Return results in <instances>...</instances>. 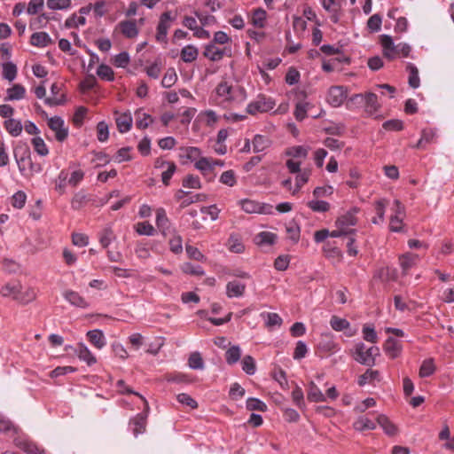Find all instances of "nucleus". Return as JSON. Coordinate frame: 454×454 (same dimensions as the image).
<instances>
[{"instance_id":"1","label":"nucleus","mask_w":454,"mask_h":454,"mask_svg":"<svg viewBox=\"0 0 454 454\" xmlns=\"http://www.w3.org/2000/svg\"><path fill=\"white\" fill-rule=\"evenodd\" d=\"M350 355L358 364L372 367L376 364V359L380 356V351L377 346L367 347L363 341H358L354 344Z\"/></svg>"},{"instance_id":"2","label":"nucleus","mask_w":454,"mask_h":454,"mask_svg":"<svg viewBox=\"0 0 454 454\" xmlns=\"http://www.w3.org/2000/svg\"><path fill=\"white\" fill-rule=\"evenodd\" d=\"M380 43L383 49V55L388 59H394L397 57H408L411 51V46L406 43L395 44L392 36L382 35Z\"/></svg>"},{"instance_id":"3","label":"nucleus","mask_w":454,"mask_h":454,"mask_svg":"<svg viewBox=\"0 0 454 454\" xmlns=\"http://www.w3.org/2000/svg\"><path fill=\"white\" fill-rule=\"evenodd\" d=\"M13 154L18 165L19 170L21 174L24 173L27 167L33 171H40L41 168H35L32 162L31 152L28 145L25 143H18L13 149Z\"/></svg>"},{"instance_id":"4","label":"nucleus","mask_w":454,"mask_h":454,"mask_svg":"<svg viewBox=\"0 0 454 454\" xmlns=\"http://www.w3.org/2000/svg\"><path fill=\"white\" fill-rule=\"evenodd\" d=\"M350 101L356 105L363 106L365 112L369 114L377 113L380 108V104L378 102V96L372 92L356 94L350 98Z\"/></svg>"},{"instance_id":"5","label":"nucleus","mask_w":454,"mask_h":454,"mask_svg":"<svg viewBox=\"0 0 454 454\" xmlns=\"http://www.w3.org/2000/svg\"><path fill=\"white\" fill-rule=\"evenodd\" d=\"M1 294L3 296H12V298L19 302L27 303L33 301L35 297V293L33 289L27 290V297L21 296V285L18 282L8 283L2 290Z\"/></svg>"},{"instance_id":"6","label":"nucleus","mask_w":454,"mask_h":454,"mask_svg":"<svg viewBox=\"0 0 454 454\" xmlns=\"http://www.w3.org/2000/svg\"><path fill=\"white\" fill-rule=\"evenodd\" d=\"M276 106V102L270 97L260 94L247 106V113L254 115L258 113L270 111Z\"/></svg>"},{"instance_id":"7","label":"nucleus","mask_w":454,"mask_h":454,"mask_svg":"<svg viewBox=\"0 0 454 454\" xmlns=\"http://www.w3.org/2000/svg\"><path fill=\"white\" fill-rule=\"evenodd\" d=\"M243 211L247 214H263L271 215L273 214V206L267 203H260L256 200L244 199L239 200Z\"/></svg>"},{"instance_id":"8","label":"nucleus","mask_w":454,"mask_h":454,"mask_svg":"<svg viewBox=\"0 0 454 454\" xmlns=\"http://www.w3.org/2000/svg\"><path fill=\"white\" fill-rule=\"evenodd\" d=\"M359 212V208L356 207H352L343 215H340L335 223L337 228H342L344 231H356L352 229L357 223L356 214Z\"/></svg>"},{"instance_id":"9","label":"nucleus","mask_w":454,"mask_h":454,"mask_svg":"<svg viewBox=\"0 0 454 454\" xmlns=\"http://www.w3.org/2000/svg\"><path fill=\"white\" fill-rule=\"evenodd\" d=\"M174 20L175 17L171 16L170 12H165L160 15L156 32V40L158 42L166 43L168 31Z\"/></svg>"},{"instance_id":"10","label":"nucleus","mask_w":454,"mask_h":454,"mask_svg":"<svg viewBox=\"0 0 454 454\" xmlns=\"http://www.w3.org/2000/svg\"><path fill=\"white\" fill-rule=\"evenodd\" d=\"M49 128L55 132L56 139L63 142L68 136V129L65 127L64 120L59 116H53L48 120Z\"/></svg>"},{"instance_id":"11","label":"nucleus","mask_w":454,"mask_h":454,"mask_svg":"<svg viewBox=\"0 0 454 454\" xmlns=\"http://www.w3.org/2000/svg\"><path fill=\"white\" fill-rule=\"evenodd\" d=\"M14 444L27 454H44V450L40 449L35 442L23 435H17L13 440Z\"/></svg>"},{"instance_id":"12","label":"nucleus","mask_w":454,"mask_h":454,"mask_svg":"<svg viewBox=\"0 0 454 454\" xmlns=\"http://www.w3.org/2000/svg\"><path fill=\"white\" fill-rule=\"evenodd\" d=\"M347 98V91L342 86H333L329 89L327 93V102L333 107H338L342 105Z\"/></svg>"},{"instance_id":"13","label":"nucleus","mask_w":454,"mask_h":454,"mask_svg":"<svg viewBox=\"0 0 454 454\" xmlns=\"http://www.w3.org/2000/svg\"><path fill=\"white\" fill-rule=\"evenodd\" d=\"M229 53H231L230 47L220 48L212 42L205 47L204 51L205 57L212 61H219L223 58L224 55Z\"/></svg>"},{"instance_id":"14","label":"nucleus","mask_w":454,"mask_h":454,"mask_svg":"<svg viewBox=\"0 0 454 454\" xmlns=\"http://www.w3.org/2000/svg\"><path fill=\"white\" fill-rule=\"evenodd\" d=\"M156 225L165 237L170 233L176 232L175 229L171 226L164 208L160 207L156 211Z\"/></svg>"},{"instance_id":"15","label":"nucleus","mask_w":454,"mask_h":454,"mask_svg":"<svg viewBox=\"0 0 454 454\" xmlns=\"http://www.w3.org/2000/svg\"><path fill=\"white\" fill-rule=\"evenodd\" d=\"M118 27H119L121 34L126 38L132 39L138 35L139 30L137 27L135 20H122L118 24Z\"/></svg>"},{"instance_id":"16","label":"nucleus","mask_w":454,"mask_h":454,"mask_svg":"<svg viewBox=\"0 0 454 454\" xmlns=\"http://www.w3.org/2000/svg\"><path fill=\"white\" fill-rule=\"evenodd\" d=\"M383 349L387 356L394 359L400 356L402 345L393 337H388L384 344Z\"/></svg>"},{"instance_id":"17","label":"nucleus","mask_w":454,"mask_h":454,"mask_svg":"<svg viewBox=\"0 0 454 454\" xmlns=\"http://www.w3.org/2000/svg\"><path fill=\"white\" fill-rule=\"evenodd\" d=\"M381 380L380 373L377 370L367 369L364 373L360 375L357 380V384L364 387L366 384H374Z\"/></svg>"},{"instance_id":"18","label":"nucleus","mask_w":454,"mask_h":454,"mask_svg":"<svg viewBox=\"0 0 454 454\" xmlns=\"http://www.w3.org/2000/svg\"><path fill=\"white\" fill-rule=\"evenodd\" d=\"M246 290V285L238 280H232L226 285V294L229 298L241 297Z\"/></svg>"},{"instance_id":"19","label":"nucleus","mask_w":454,"mask_h":454,"mask_svg":"<svg viewBox=\"0 0 454 454\" xmlns=\"http://www.w3.org/2000/svg\"><path fill=\"white\" fill-rule=\"evenodd\" d=\"M75 353L80 360L84 361L90 366L96 364L97 362L95 356L83 343H79L77 345V348H75Z\"/></svg>"},{"instance_id":"20","label":"nucleus","mask_w":454,"mask_h":454,"mask_svg":"<svg viewBox=\"0 0 454 454\" xmlns=\"http://www.w3.org/2000/svg\"><path fill=\"white\" fill-rule=\"evenodd\" d=\"M146 413H140L130 420L129 425L135 436H137L138 434L145 432L146 425Z\"/></svg>"},{"instance_id":"21","label":"nucleus","mask_w":454,"mask_h":454,"mask_svg":"<svg viewBox=\"0 0 454 454\" xmlns=\"http://www.w3.org/2000/svg\"><path fill=\"white\" fill-rule=\"evenodd\" d=\"M253 151L255 153L266 151L271 145V140L265 136L257 134L252 140Z\"/></svg>"},{"instance_id":"22","label":"nucleus","mask_w":454,"mask_h":454,"mask_svg":"<svg viewBox=\"0 0 454 454\" xmlns=\"http://www.w3.org/2000/svg\"><path fill=\"white\" fill-rule=\"evenodd\" d=\"M90 342L98 349H101L106 344L105 335L99 329L90 330L87 333Z\"/></svg>"},{"instance_id":"23","label":"nucleus","mask_w":454,"mask_h":454,"mask_svg":"<svg viewBox=\"0 0 454 454\" xmlns=\"http://www.w3.org/2000/svg\"><path fill=\"white\" fill-rule=\"evenodd\" d=\"M419 261V256L413 253H407L399 258V263L404 274L407 273L410 269L414 267Z\"/></svg>"},{"instance_id":"24","label":"nucleus","mask_w":454,"mask_h":454,"mask_svg":"<svg viewBox=\"0 0 454 454\" xmlns=\"http://www.w3.org/2000/svg\"><path fill=\"white\" fill-rule=\"evenodd\" d=\"M64 298L71 305L78 308L85 309L89 306V303L86 301V300L74 291H66L64 293Z\"/></svg>"},{"instance_id":"25","label":"nucleus","mask_w":454,"mask_h":454,"mask_svg":"<svg viewBox=\"0 0 454 454\" xmlns=\"http://www.w3.org/2000/svg\"><path fill=\"white\" fill-rule=\"evenodd\" d=\"M233 87L226 82H222L215 88V93L222 98L223 102H231Z\"/></svg>"},{"instance_id":"26","label":"nucleus","mask_w":454,"mask_h":454,"mask_svg":"<svg viewBox=\"0 0 454 454\" xmlns=\"http://www.w3.org/2000/svg\"><path fill=\"white\" fill-rule=\"evenodd\" d=\"M277 235L270 231H262L255 235L254 240L256 245L271 246L275 243Z\"/></svg>"},{"instance_id":"27","label":"nucleus","mask_w":454,"mask_h":454,"mask_svg":"<svg viewBox=\"0 0 454 454\" xmlns=\"http://www.w3.org/2000/svg\"><path fill=\"white\" fill-rule=\"evenodd\" d=\"M4 126L8 133L12 137H18L21 134L23 126L20 120L9 118L4 122Z\"/></svg>"},{"instance_id":"28","label":"nucleus","mask_w":454,"mask_h":454,"mask_svg":"<svg viewBox=\"0 0 454 454\" xmlns=\"http://www.w3.org/2000/svg\"><path fill=\"white\" fill-rule=\"evenodd\" d=\"M30 43L36 47H46L51 43V38L46 32H35L31 35Z\"/></svg>"},{"instance_id":"29","label":"nucleus","mask_w":454,"mask_h":454,"mask_svg":"<svg viewBox=\"0 0 454 454\" xmlns=\"http://www.w3.org/2000/svg\"><path fill=\"white\" fill-rule=\"evenodd\" d=\"M241 348L239 345L230 347L225 352V360L229 365L237 364L241 357Z\"/></svg>"},{"instance_id":"30","label":"nucleus","mask_w":454,"mask_h":454,"mask_svg":"<svg viewBox=\"0 0 454 454\" xmlns=\"http://www.w3.org/2000/svg\"><path fill=\"white\" fill-rule=\"evenodd\" d=\"M180 56L184 62L191 63L198 58L199 51L194 45L189 44L182 49Z\"/></svg>"},{"instance_id":"31","label":"nucleus","mask_w":454,"mask_h":454,"mask_svg":"<svg viewBox=\"0 0 454 454\" xmlns=\"http://www.w3.org/2000/svg\"><path fill=\"white\" fill-rule=\"evenodd\" d=\"M377 422L387 435L393 436L396 434V427L391 421H389L387 416L383 414L379 415L377 417Z\"/></svg>"},{"instance_id":"32","label":"nucleus","mask_w":454,"mask_h":454,"mask_svg":"<svg viewBox=\"0 0 454 454\" xmlns=\"http://www.w3.org/2000/svg\"><path fill=\"white\" fill-rule=\"evenodd\" d=\"M26 90L21 84H14L12 88L7 90V97L5 100H20L25 97Z\"/></svg>"},{"instance_id":"33","label":"nucleus","mask_w":454,"mask_h":454,"mask_svg":"<svg viewBox=\"0 0 454 454\" xmlns=\"http://www.w3.org/2000/svg\"><path fill=\"white\" fill-rule=\"evenodd\" d=\"M406 69L409 72V85L413 89L419 88L420 85V79L417 67L412 63H408Z\"/></svg>"},{"instance_id":"34","label":"nucleus","mask_w":454,"mask_h":454,"mask_svg":"<svg viewBox=\"0 0 454 454\" xmlns=\"http://www.w3.org/2000/svg\"><path fill=\"white\" fill-rule=\"evenodd\" d=\"M51 97L46 98L44 103L50 106H55L62 105L65 101L64 96L58 98L56 95L59 92V86L57 83H53L51 86Z\"/></svg>"},{"instance_id":"35","label":"nucleus","mask_w":454,"mask_h":454,"mask_svg":"<svg viewBox=\"0 0 454 454\" xmlns=\"http://www.w3.org/2000/svg\"><path fill=\"white\" fill-rule=\"evenodd\" d=\"M116 125L121 133L128 132L132 125V117L129 114H123L116 118Z\"/></svg>"},{"instance_id":"36","label":"nucleus","mask_w":454,"mask_h":454,"mask_svg":"<svg viewBox=\"0 0 454 454\" xmlns=\"http://www.w3.org/2000/svg\"><path fill=\"white\" fill-rule=\"evenodd\" d=\"M353 427L357 431L373 430L376 427L375 423L364 416L358 417Z\"/></svg>"},{"instance_id":"37","label":"nucleus","mask_w":454,"mask_h":454,"mask_svg":"<svg viewBox=\"0 0 454 454\" xmlns=\"http://www.w3.org/2000/svg\"><path fill=\"white\" fill-rule=\"evenodd\" d=\"M308 399L310 402H325V395L322 393V391L319 389V387L314 383L310 382L309 384V389L308 391Z\"/></svg>"},{"instance_id":"38","label":"nucleus","mask_w":454,"mask_h":454,"mask_svg":"<svg viewBox=\"0 0 454 454\" xmlns=\"http://www.w3.org/2000/svg\"><path fill=\"white\" fill-rule=\"evenodd\" d=\"M227 246L229 250L233 253L239 254L245 250V247L237 234H231L230 236Z\"/></svg>"},{"instance_id":"39","label":"nucleus","mask_w":454,"mask_h":454,"mask_svg":"<svg viewBox=\"0 0 454 454\" xmlns=\"http://www.w3.org/2000/svg\"><path fill=\"white\" fill-rule=\"evenodd\" d=\"M116 387H118V391L121 394H133V395L139 396L145 403V411L147 412L149 411V404H148L147 401L145 400V398L139 393L135 392L130 387H129L123 380H119L116 382Z\"/></svg>"},{"instance_id":"40","label":"nucleus","mask_w":454,"mask_h":454,"mask_svg":"<svg viewBox=\"0 0 454 454\" xmlns=\"http://www.w3.org/2000/svg\"><path fill=\"white\" fill-rule=\"evenodd\" d=\"M115 239V235L110 226L106 227L99 233V242L104 248L109 247V245Z\"/></svg>"},{"instance_id":"41","label":"nucleus","mask_w":454,"mask_h":454,"mask_svg":"<svg viewBox=\"0 0 454 454\" xmlns=\"http://www.w3.org/2000/svg\"><path fill=\"white\" fill-rule=\"evenodd\" d=\"M182 158H185L191 161H196L201 158V151L200 148L195 146L184 147L182 149Z\"/></svg>"},{"instance_id":"42","label":"nucleus","mask_w":454,"mask_h":454,"mask_svg":"<svg viewBox=\"0 0 454 454\" xmlns=\"http://www.w3.org/2000/svg\"><path fill=\"white\" fill-rule=\"evenodd\" d=\"M261 317L265 320V325L269 328L280 326L283 322L282 318L277 313L262 312Z\"/></svg>"},{"instance_id":"43","label":"nucleus","mask_w":454,"mask_h":454,"mask_svg":"<svg viewBox=\"0 0 454 454\" xmlns=\"http://www.w3.org/2000/svg\"><path fill=\"white\" fill-rule=\"evenodd\" d=\"M387 206V200H379L375 203V211L377 214V217H374L372 219V223L379 224L380 223L384 222L385 218V210Z\"/></svg>"},{"instance_id":"44","label":"nucleus","mask_w":454,"mask_h":454,"mask_svg":"<svg viewBox=\"0 0 454 454\" xmlns=\"http://www.w3.org/2000/svg\"><path fill=\"white\" fill-rule=\"evenodd\" d=\"M311 107V105L309 102L299 101L295 106L294 116L295 119L299 121H303L307 117V112Z\"/></svg>"},{"instance_id":"45","label":"nucleus","mask_w":454,"mask_h":454,"mask_svg":"<svg viewBox=\"0 0 454 454\" xmlns=\"http://www.w3.org/2000/svg\"><path fill=\"white\" fill-rule=\"evenodd\" d=\"M31 143L33 145L35 152L40 156H46L49 153V149L44 140L40 137H35L32 138Z\"/></svg>"},{"instance_id":"46","label":"nucleus","mask_w":454,"mask_h":454,"mask_svg":"<svg viewBox=\"0 0 454 454\" xmlns=\"http://www.w3.org/2000/svg\"><path fill=\"white\" fill-rule=\"evenodd\" d=\"M286 154L294 159H305L308 155V148L302 145H295L288 148Z\"/></svg>"},{"instance_id":"47","label":"nucleus","mask_w":454,"mask_h":454,"mask_svg":"<svg viewBox=\"0 0 454 454\" xmlns=\"http://www.w3.org/2000/svg\"><path fill=\"white\" fill-rule=\"evenodd\" d=\"M330 325L334 331L341 332L349 329L350 323L345 318L333 316L330 320Z\"/></svg>"},{"instance_id":"48","label":"nucleus","mask_w":454,"mask_h":454,"mask_svg":"<svg viewBox=\"0 0 454 454\" xmlns=\"http://www.w3.org/2000/svg\"><path fill=\"white\" fill-rule=\"evenodd\" d=\"M241 366L242 370L247 374V375H254L256 372V364L254 357L247 355L245 356L241 361Z\"/></svg>"},{"instance_id":"49","label":"nucleus","mask_w":454,"mask_h":454,"mask_svg":"<svg viewBox=\"0 0 454 454\" xmlns=\"http://www.w3.org/2000/svg\"><path fill=\"white\" fill-rule=\"evenodd\" d=\"M3 78L12 82L17 76V67L12 62H5L3 64Z\"/></svg>"},{"instance_id":"50","label":"nucleus","mask_w":454,"mask_h":454,"mask_svg":"<svg viewBox=\"0 0 454 454\" xmlns=\"http://www.w3.org/2000/svg\"><path fill=\"white\" fill-rule=\"evenodd\" d=\"M362 333L365 341L377 343L379 338L373 325L369 324L364 325L362 329Z\"/></svg>"},{"instance_id":"51","label":"nucleus","mask_w":454,"mask_h":454,"mask_svg":"<svg viewBox=\"0 0 454 454\" xmlns=\"http://www.w3.org/2000/svg\"><path fill=\"white\" fill-rule=\"evenodd\" d=\"M266 17L267 13L263 9H256L252 17V24L256 27L262 28L265 26Z\"/></svg>"},{"instance_id":"52","label":"nucleus","mask_w":454,"mask_h":454,"mask_svg":"<svg viewBox=\"0 0 454 454\" xmlns=\"http://www.w3.org/2000/svg\"><path fill=\"white\" fill-rule=\"evenodd\" d=\"M435 371V366L434 364V360L432 358H428L423 361L420 368H419V376L421 378H426L431 376Z\"/></svg>"},{"instance_id":"53","label":"nucleus","mask_w":454,"mask_h":454,"mask_svg":"<svg viewBox=\"0 0 454 454\" xmlns=\"http://www.w3.org/2000/svg\"><path fill=\"white\" fill-rule=\"evenodd\" d=\"M396 271L395 269L389 267H384L380 269L375 277L379 278L382 281H391L395 278Z\"/></svg>"},{"instance_id":"54","label":"nucleus","mask_w":454,"mask_h":454,"mask_svg":"<svg viewBox=\"0 0 454 454\" xmlns=\"http://www.w3.org/2000/svg\"><path fill=\"white\" fill-rule=\"evenodd\" d=\"M211 158L201 157L195 163V168L200 170L202 174L206 175L207 173L213 170L212 168Z\"/></svg>"},{"instance_id":"55","label":"nucleus","mask_w":454,"mask_h":454,"mask_svg":"<svg viewBox=\"0 0 454 454\" xmlns=\"http://www.w3.org/2000/svg\"><path fill=\"white\" fill-rule=\"evenodd\" d=\"M247 409L249 411H265L267 405L258 398L249 397L247 400Z\"/></svg>"},{"instance_id":"56","label":"nucleus","mask_w":454,"mask_h":454,"mask_svg":"<svg viewBox=\"0 0 454 454\" xmlns=\"http://www.w3.org/2000/svg\"><path fill=\"white\" fill-rule=\"evenodd\" d=\"M86 23V19L83 16H77L75 13L68 17L65 21V27L67 28L77 27L83 26Z\"/></svg>"},{"instance_id":"57","label":"nucleus","mask_w":454,"mask_h":454,"mask_svg":"<svg viewBox=\"0 0 454 454\" xmlns=\"http://www.w3.org/2000/svg\"><path fill=\"white\" fill-rule=\"evenodd\" d=\"M308 207L314 212H326L330 208V204L325 200H310L308 202Z\"/></svg>"},{"instance_id":"58","label":"nucleus","mask_w":454,"mask_h":454,"mask_svg":"<svg viewBox=\"0 0 454 454\" xmlns=\"http://www.w3.org/2000/svg\"><path fill=\"white\" fill-rule=\"evenodd\" d=\"M97 74L103 80L106 81H113L114 80V71L113 69L105 64H101L98 66L97 69Z\"/></svg>"},{"instance_id":"59","label":"nucleus","mask_w":454,"mask_h":454,"mask_svg":"<svg viewBox=\"0 0 454 454\" xmlns=\"http://www.w3.org/2000/svg\"><path fill=\"white\" fill-rule=\"evenodd\" d=\"M188 364L190 368L193 370H201L204 368V362L199 352H194L190 356Z\"/></svg>"},{"instance_id":"60","label":"nucleus","mask_w":454,"mask_h":454,"mask_svg":"<svg viewBox=\"0 0 454 454\" xmlns=\"http://www.w3.org/2000/svg\"><path fill=\"white\" fill-rule=\"evenodd\" d=\"M292 398H293L294 403L298 408L303 409L305 407L303 392H302L301 388L297 385L292 391Z\"/></svg>"},{"instance_id":"61","label":"nucleus","mask_w":454,"mask_h":454,"mask_svg":"<svg viewBox=\"0 0 454 454\" xmlns=\"http://www.w3.org/2000/svg\"><path fill=\"white\" fill-rule=\"evenodd\" d=\"M182 270L186 274L202 276L204 270L200 265L193 264L192 262H185L182 265Z\"/></svg>"},{"instance_id":"62","label":"nucleus","mask_w":454,"mask_h":454,"mask_svg":"<svg viewBox=\"0 0 454 454\" xmlns=\"http://www.w3.org/2000/svg\"><path fill=\"white\" fill-rule=\"evenodd\" d=\"M176 399L182 405L188 406L191 409H196L198 407V403L186 393L178 394Z\"/></svg>"},{"instance_id":"63","label":"nucleus","mask_w":454,"mask_h":454,"mask_svg":"<svg viewBox=\"0 0 454 454\" xmlns=\"http://www.w3.org/2000/svg\"><path fill=\"white\" fill-rule=\"evenodd\" d=\"M48 20L49 17L45 13H43L38 17L32 19L30 20L29 27L34 30L44 27L47 25Z\"/></svg>"},{"instance_id":"64","label":"nucleus","mask_w":454,"mask_h":454,"mask_svg":"<svg viewBox=\"0 0 454 454\" xmlns=\"http://www.w3.org/2000/svg\"><path fill=\"white\" fill-rule=\"evenodd\" d=\"M27 195L22 191H18L12 197V205L16 208H22L25 206Z\"/></svg>"}]
</instances>
